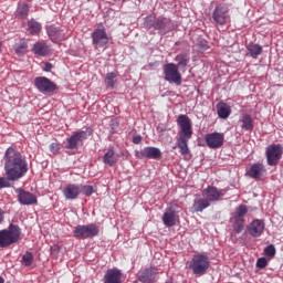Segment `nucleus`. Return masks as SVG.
<instances>
[{
  "instance_id": "obj_11",
  "label": "nucleus",
  "mask_w": 283,
  "mask_h": 283,
  "mask_svg": "<svg viewBox=\"0 0 283 283\" xmlns=\"http://www.w3.org/2000/svg\"><path fill=\"white\" fill-rule=\"evenodd\" d=\"M34 86L41 94H52L59 90L56 83L52 82L50 78L45 76H38L34 78Z\"/></svg>"
},
{
  "instance_id": "obj_34",
  "label": "nucleus",
  "mask_w": 283,
  "mask_h": 283,
  "mask_svg": "<svg viewBox=\"0 0 283 283\" xmlns=\"http://www.w3.org/2000/svg\"><path fill=\"white\" fill-rule=\"evenodd\" d=\"M28 30L30 34H39L41 32V23L31 20L28 22Z\"/></svg>"
},
{
  "instance_id": "obj_32",
  "label": "nucleus",
  "mask_w": 283,
  "mask_h": 283,
  "mask_svg": "<svg viewBox=\"0 0 283 283\" xmlns=\"http://www.w3.org/2000/svg\"><path fill=\"white\" fill-rule=\"evenodd\" d=\"M32 52H34L38 56H46L48 54V44L43 42H36L33 45Z\"/></svg>"
},
{
  "instance_id": "obj_42",
  "label": "nucleus",
  "mask_w": 283,
  "mask_h": 283,
  "mask_svg": "<svg viewBox=\"0 0 283 283\" xmlns=\"http://www.w3.org/2000/svg\"><path fill=\"white\" fill-rule=\"evenodd\" d=\"M133 143H134V145H140V143H143V136L137 135V136L133 137Z\"/></svg>"
},
{
  "instance_id": "obj_37",
  "label": "nucleus",
  "mask_w": 283,
  "mask_h": 283,
  "mask_svg": "<svg viewBox=\"0 0 283 283\" xmlns=\"http://www.w3.org/2000/svg\"><path fill=\"white\" fill-rule=\"evenodd\" d=\"M80 187V193H82L83 196H92V193H94V186H90V185H78Z\"/></svg>"
},
{
  "instance_id": "obj_44",
  "label": "nucleus",
  "mask_w": 283,
  "mask_h": 283,
  "mask_svg": "<svg viewBox=\"0 0 283 283\" xmlns=\"http://www.w3.org/2000/svg\"><path fill=\"white\" fill-rule=\"evenodd\" d=\"M44 72H52V63L46 62L44 65Z\"/></svg>"
},
{
  "instance_id": "obj_22",
  "label": "nucleus",
  "mask_w": 283,
  "mask_h": 283,
  "mask_svg": "<svg viewBox=\"0 0 283 283\" xmlns=\"http://www.w3.org/2000/svg\"><path fill=\"white\" fill-rule=\"evenodd\" d=\"M104 283H123V272L116 268L108 269L104 275Z\"/></svg>"
},
{
  "instance_id": "obj_29",
  "label": "nucleus",
  "mask_w": 283,
  "mask_h": 283,
  "mask_svg": "<svg viewBox=\"0 0 283 283\" xmlns=\"http://www.w3.org/2000/svg\"><path fill=\"white\" fill-rule=\"evenodd\" d=\"M117 78H118V72L107 73L104 78L105 86L114 90V87H116L118 85Z\"/></svg>"
},
{
  "instance_id": "obj_38",
  "label": "nucleus",
  "mask_w": 283,
  "mask_h": 283,
  "mask_svg": "<svg viewBox=\"0 0 283 283\" xmlns=\"http://www.w3.org/2000/svg\"><path fill=\"white\" fill-rule=\"evenodd\" d=\"M275 253H276L275 245L270 244V245L265 247L264 254L268 258H275Z\"/></svg>"
},
{
  "instance_id": "obj_1",
  "label": "nucleus",
  "mask_w": 283,
  "mask_h": 283,
  "mask_svg": "<svg viewBox=\"0 0 283 283\" xmlns=\"http://www.w3.org/2000/svg\"><path fill=\"white\" fill-rule=\"evenodd\" d=\"M4 171L7 180L15 182L28 174V161L18 150L9 147L4 154Z\"/></svg>"
},
{
  "instance_id": "obj_40",
  "label": "nucleus",
  "mask_w": 283,
  "mask_h": 283,
  "mask_svg": "<svg viewBox=\"0 0 283 283\" xmlns=\"http://www.w3.org/2000/svg\"><path fill=\"white\" fill-rule=\"evenodd\" d=\"M197 45L200 50H209V42L205 39L198 40Z\"/></svg>"
},
{
  "instance_id": "obj_14",
  "label": "nucleus",
  "mask_w": 283,
  "mask_h": 283,
  "mask_svg": "<svg viewBox=\"0 0 283 283\" xmlns=\"http://www.w3.org/2000/svg\"><path fill=\"white\" fill-rule=\"evenodd\" d=\"M65 32H67V29L63 27H56L54 24L46 27V34L51 39V41H53V43L65 41V39H67Z\"/></svg>"
},
{
  "instance_id": "obj_20",
  "label": "nucleus",
  "mask_w": 283,
  "mask_h": 283,
  "mask_svg": "<svg viewBox=\"0 0 283 283\" xmlns=\"http://www.w3.org/2000/svg\"><path fill=\"white\" fill-rule=\"evenodd\" d=\"M161 220L165 227H176V222H178V213L176 212V209H174V207L167 208L161 217Z\"/></svg>"
},
{
  "instance_id": "obj_43",
  "label": "nucleus",
  "mask_w": 283,
  "mask_h": 283,
  "mask_svg": "<svg viewBox=\"0 0 283 283\" xmlns=\"http://www.w3.org/2000/svg\"><path fill=\"white\" fill-rule=\"evenodd\" d=\"M50 149H51L52 154H56L59 151V144L52 143L50 145Z\"/></svg>"
},
{
  "instance_id": "obj_9",
  "label": "nucleus",
  "mask_w": 283,
  "mask_h": 283,
  "mask_svg": "<svg viewBox=\"0 0 283 283\" xmlns=\"http://www.w3.org/2000/svg\"><path fill=\"white\" fill-rule=\"evenodd\" d=\"M211 19L216 25H227L231 21V15L229 14V6L218 4L212 11Z\"/></svg>"
},
{
  "instance_id": "obj_46",
  "label": "nucleus",
  "mask_w": 283,
  "mask_h": 283,
  "mask_svg": "<svg viewBox=\"0 0 283 283\" xmlns=\"http://www.w3.org/2000/svg\"><path fill=\"white\" fill-rule=\"evenodd\" d=\"M6 280H3V277L0 276V283H4Z\"/></svg>"
},
{
  "instance_id": "obj_27",
  "label": "nucleus",
  "mask_w": 283,
  "mask_h": 283,
  "mask_svg": "<svg viewBox=\"0 0 283 283\" xmlns=\"http://www.w3.org/2000/svg\"><path fill=\"white\" fill-rule=\"evenodd\" d=\"M247 50H248V53H247L248 56H251V59H258L260 54H262L264 49L262 48V45L251 42L247 45Z\"/></svg>"
},
{
  "instance_id": "obj_17",
  "label": "nucleus",
  "mask_w": 283,
  "mask_h": 283,
  "mask_svg": "<svg viewBox=\"0 0 283 283\" xmlns=\"http://www.w3.org/2000/svg\"><path fill=\"white\" fill-rule=\"evenodd\" d=\"M91 36L95 49L105 48V45L109 43V38L107 36L105 29H95Z\"/></svg>"
},
{
  "instance_id": "obj_18",
  "label": "nucleus",
  "mask_w": 283,
  "mask_h": 283,
  "mask_svg": "<svg viewBox=\"0 0 283 283\" xmlns=\"http://www.w3.org/2000/svg\"><path fill=\"white\" fill-rule=\"evenodd\" d=\"M15 193H18V202H20V205L30 207L32 205H36L38 202V199L34 196V193L25 191L23 188L15 189Z\"/></svg>"
},
{
  "instance_id": "obj_2",
  "label": "nucleus",
  "mask_w": 283,
  "mask_h": 283,
  "mask_svg": "<svg viewBox=\"0 0 283 283\" xmlns=\"http://www.w3.org/2000/svg\"><path fill=\"white\" fill-rule=\"evenodd\" d=\"M177 125L180 127V130L176 147H178L181 156H187L189 154V139L193 136L191 119L187 115H179L177 117Z\"/></svg>"
},
{
  "instance_id": "obj_25",
  "label": "nucleus",
  "mask_w": 283,
  "mask_h": 283,
  "mask_svg": "<svg viewBox=\"0 0 283 283\" xmlns=\"http://www.w3.org/2000/svg\"><path fill=\"white\" fill-rule=\"evenodd\" d=\"M209 207H211V203L207 198H196L192 203V211L196 213H202V211H205V209H209Z\"/></svg>"
},
{
  "instance_id": "obj_45",
  "label": "nucleus",
  "mask_w": 283,
  "mask_h": 283,
  "mask_svg": "<svg viewBox=\"0 0 283 283\" xmlns=\"http://www.w3.org/2000/svg\"><path fill=\"white\" fill-rule=\"evenodd\" d=\"M4 218L3 212L0 210V224L3 222Z\"/></svg>"
},
{
  "instance_id": "obj_5",
  "label": "nucleus",
  "mask_w": 283,
  "mask_h": 283,
  "mask_svg": "<svg viewBox=\"0 0 283 283\" xmlns=\"http://www.w3.org/2000/svg\"><path fill=\"white\" fill-rule=\"evenodd\" d=\"M21 240V228L18 224L10 223L8 229L0 230V249L17 244Z\"/></svg>"
},
{
  "instance_id": "obj_19",
  "label": "nucleus",
  "mask_w": 283,
  "mask_h": 283,
  "mask_svg": "<svg viewBox=\"0 0 283 283\" xmlns=\"http://www.w3.org/2000/svg\"><path fill=\"white\" fill-rule=\"evenodd\" d=\"M156 275H158V269L146 268L137 273V279L142 283H156Z\"/></svg>"
},
{
  "instance_id": "obj_3",
  "label": "nucleus",
  "mask_w": 283,
  "mask_h": 283,
  "mask_svg": "<svg viewBox=\"0 0 283 283\" xmlns=\"http://www.w3.org/2000/svg\"><path fill=\"white\" fill-rule=\"evenodd\" d=\"M144 28L146 30H155L159 36H165V34H169V32L176 30V25H174L171 19L163 15L156 18L154 14L144 18Z\"/></svg>"
},
{
  "instance_id": "obj_23",
  "label": "nucleus",
  "mask_w": 283,
  "mask_h": 283,
  "mask_svg": "<svg viewBox=\"0 0 283 283\" xmlns=\"http://www.w3.org/2000/svg\"><path fill=\"white\" fill-rule=\"evenodd\" d=\"M264 171H266V169L264 168V164L255 163L247 168V176H249V178H253L254 180H260Z\"/></svg>"
},
{
  "instance_id": "obj_33",
  "label": "nucleus",
  "mask_w": 283,
  "mask_h": 283,
  "mask_svg": "<svg viewBox=\"0 0 283 283\" xmlns=\"http://www.w3.org/2000/svg\"><path fill=\"white\" fill-rule=\"evenodd\" d=\"M14 52L18 56H23L25 52H28V42L21 41L19 43H15Z\"/></svg>"
},
{
  "instance_id": "obj_30",
  "label": "nucleus",
  "mask_w": 283,
  "mask_h": 283,
  "mask_svg": "<svg viewBox=\"0 0 283 283\" xmlns=\"http://www.w3.org/2000/svg\"><path fill=\"white\" fill-rule=\"evenodd\" d=\"M175 61L177 63V69L185 70V67L189 65L190 57L188 53H180L176 55Z\"/></svg>"
},
{
  "instance_id": "obj_21",
  "label": "nucleus",
  "mask_w": 283,
  "mask_h": 283,
  "mask_svg": "<svg viewBox=\"0 0 283 283\" xmlns=\"http://www.w3.org/2000/svg\"><path fill=\"white\" fill-rule=\"evenodd\" d=\"M264 221L255 219L249 224L248 232L252 238H260L264 233Z\"/></svg>"
},
{
  "instance_id": "obj_15",
  "label": "nucleus",
  "mask_w": 283,
  "mask_h": 283,
  "mask_svg": "<svg viewBox=\"0 0 283 283\" xmlns=\"http://www.w3.org/2000/svg\"><path fill=\"white\" fill-rule=\"evenodd\" d=\"M83 140H87V132L86 130H80L76 133H73L69 138H66V149H76Z\"/></svg>"
},
{
  "instance_id": "obj_12",
  "label": "nucleus",
  "mask_w": 283,
  "mask_h": 283,
  "mask_svg": "<svg viewBox=\"0 0 283 283\" xmlns=\"http://www.w3.org/2000/svg\"><path fill=\"white\" fill-rule=\"evenodd\" d=\"M201 196L210 203L220 202V200L227 196V189H218L216 186H208L202 190Z\"/></svg>"
},
{
  "instance_id": "obj_26",
  "label": "nucleus",
  "mask_w": 283,
  "mask_h": 283,
  "mask_svg": "<svg viewBox=\"0 0 283 283\" xmlns=\"http://www.w3.org/2000/svg\"><path fill=\"white\" fill-rule=\"evenodd\" d=\"M103 163L108 167H114V165L118 163V157L116 156V151H114V148H108V150L104 154Z\"/></svg>"
},
{
  "instance_id": "obj_8",
  "label": "nucleus",
  "mask_w": 283,
  "mask_h": 283,
  "mask_svg": "<svg viewBox=\"0 0 283 283\" xmlns=\"http://www.w3.org/2000/svg\"><path fill=\"white\" fill-rule=\"evenodd\" d=\"M101 233V230L98 229V226L91 223L86 226H76L73 235L77 240H90L92 238H96Z\"/></svg>"
},
{
  "instance_id": "obj_35",
  "label": "nucleus",
  "mask_w": 283,
  "mask_h": 283,
  "mask_svg": "<svg viewBox=\"0 0 283 283\" xmlns=\"http://www.w3.org/2000/svg\"><path fill=\"white\" fill-rule=\"evenodd\" d=\"M34 262V255L32 252H25L21 259L22 266H32V263Z\"/></svg>"
},
{
  "instance_id": "obj_31",
  "label": "nucleus",
  "mask_w": 283,
  "mask_h": 283,
  "mask_svg": "<svg viewBox=\"0 0 283 283\" xmlns=\"http://www.w3.org/2000/svg\"><path fill=\"white\" fill-rule=\"evenodd\" d=\"M242 129H245V132H253V118L251 115L245 114L240 119Z\"/></svg>"
},
{
  "instance_id": "obj_28",
  "label": "nucleus",
  "mask_w": 283,
  "mask_h": 283,
  "mask_svg": "<svg viewBox=\"0 0 283 283\" xmlns=\"http://www.w3.org/2000/svg\"><path fill=\"white\" fill-rule=\"evenodd\" d=\"M217 114L219 116V118H229V116H231V106H229L227 103L224 102H220L217 104Z\"/></svg>"
},
{
  "instance_id": "obj_16",
  "label": "nucleus",
  "mask_w": 283,
  "mask_h": 283,
  "mask_svg": "<svg viewBox=\"0 0 283 283\" xmlns=\"http://www.w3.org/2000/svg\"><path fill=\"white\" fill-rule=\"evenodd\" d=\"M206 144L210 149H220L224 145V133H210L206 135Z\"/></svg>"
},
{
  "instance_id": "obj_36",
  "label": "nucleus",
  "mask_w": 283,
  "mask_h": 283,
  "mask_svg": "<svg viewBox=\"0 0 283 283\" xmlns=\"http://www.w3.org/2000/svg\"><path fill=\"white\" fill-rule=\"evenodd\" d=\"M28 12H30V7L25 3L20 4L17 9V14L20 19H25V17H28Z\"/></svg>"
},
{
  "instance_id": "obj_7",
  "label": "nucleus",
  "mask_w": 283,
  "mask_h": 283,
  "mask_svg": "<svg viewBox=\"0 0 283 283\" xmlns=\"http://www.w3.org/2000/svg\"><path fill=\"white\" fill-rule=\"evenodd\" d=\"M164 81L167 83H174L177 86L182 85V74L176 63H167L163 66Z\"/></svg>"
},
{
  "instance_id": "obj_4",
  "label": "nucleus",
  "mask_w": 283,
  "mask_h": 283,
  "mask_svg": "<svg viewBox=\"0 0 283 283\" xmlns=\"http://www.w3.org/2000/svg\"><path fill=\"white\" fill-rule=\"evenodd\" d=\"M189 269L197 277L207 275V272L209 269H211V261L209 260V255L205 252L195 254L190 260Z\"/></svg>"
},
{
  "instance_id": "obj_10",
  "label": "nucleus",
  "mask_w": 283,
  "mask_h": 283,
  "mask_svg": "<svg viewBox=\"0 0 283 283\" xmlns=\"http://www.w3.org/2000/svg\"><path fill=\"white\" fill-rule=\"evenodd\" d=\"M266 163L269 167H275L282 160L283 149L282 145L273 144L266 147L265 150Z\"/></svg>"
},
{
  "instance_id": "obj_6",
  "label": "nucleus",
  "mask_w": 283,
  "mask_h": 283,
  "mask_svg": "<svg viewBox=\"0 0 283 283\" xmlns=\"http://www.w3.org/2000/svg\"><path fill=\"white\" fill-rule=\"evenodd\" d=\"M249 213V208L247 205H240L235 208L234 212L230 214V224L232 227L233 233L238 234L244 231V218Z\"/></svg>"
},
{
  "instance_id": "obj_47",
  "label": "nucleus",
  "mask_w": 283,
  "mask_h": 283,
  "mask_svg": "<svg viewBox=\"0 0 283 283\" xmlns=\"http://www.w3.org/2000/svg\"><path fill=\"white\" fill-rule=\"evenodd\" d=\"M134 283H138V281H134Z\"/></svg>"
},
{
  "instance_id": "obj_13",
  "label": "nucleus",
  "mask_w": 283,
  "mask_h": 283,
  "mask_svg": "<svg viewBox=\"0 0 283 283\" xmlns=\"http://www.w3.org/2000/svg\"><path fill=\"white\" fill-rule=\"evenodd\" d=\"M135 156L139 160H143L144 158H147L149 160H158L159 158H161L163 151H160V148L158 147L148 146L142 150H136Z\"/></svg>"
},
{
  "instance_id": "obj_41",
  "label": "nucleus",
  "mask_w": 283,
  "mask_h": 283,
  "mask_svg": "<svg viewBox=\"0 0 283 283\" xmlns=\"http://www.w3.org/2000/svg\"><path fill=\"white\" fill-rule=\"evenodd\" d=\"M10 179L0 177V189H6V187H10Z\"/></svg>"
},
{
  "instance_id": "obj_24",
  "label": "nucleus",
  "mask_w": 283,
  "mask_h": 283,
  "mask_svg": "<svg viewBox=\"0 0 283 283\" xmlns=\"http://www.w3.org/2000/svg\"><path fill=\"white\" fill-rule=\"evenodd\" d=\"M62 193L66 200H76L81 193V187L76 184H70L63 188Z\"/></svg>"
},
{
  "instance_id": "obj_39",
  "label": "nucleus",
  "mask_w": 283,
  "mask_h": 283,
  "mask_svg": "<svg viewBox=\"0 0 283 283\" xmlns=\"http://www.w3.org/2000/svg\"><path fill=\"white\" fill-rule=\"evenodd\" d=\"M266 266H269L266 258H260L256 260V269H266Z\"/></svg>"
}]
</instances>
